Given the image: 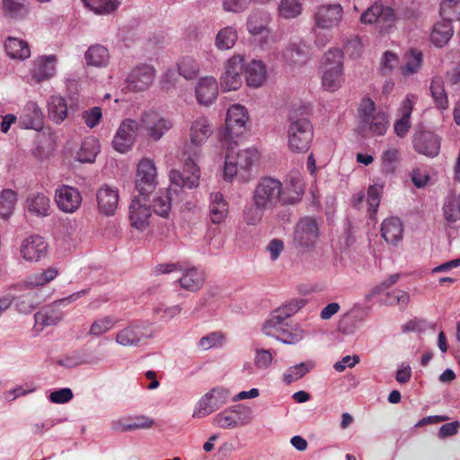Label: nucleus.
Here are the masks:
<instances>
[{
	"label": "nucleus",
	"mask_w": 460,
	"mask_h": 460,
	"mask_svg": "<svg viewBox=\"0 0 460 460\" xmlns=\"http://www.w3.org/2000/svg\"><path fill=\"white\" fill-rule=\"evenodd\" d=\"M259 159V152L256 148L236 149L228 146L226 149L224 179L233 181L234 178L240 181L246 182L250 179V172Z\"/></svg>",
	"instance_id": "1"
},
{
	"label": "nucleus",
	"mask_w": 460,
	"mask_h": 460,
	"mask_svg": "<svg viewBox=\"0 0 460 460\" xmlns=\"http://www.w3.org/2000/svg\"><path fill=\"white\" fill-rule=\"evenodd\" d=\"M140 134L149 140L159 141L172 127V120L157 109L143 110L137 119Z\"/></svg>",
	"instance_id": "2"
},
{
	"label": "nucleus",
	"mask_w": 460,
	"mask_h": 460,
	"mask_svg": "<svg viewBox=\"0 0 460 460\" xmlns=\"http://www.w3.org/2000/svg\"><path fill=\"white\" fill-rule=\"evenodd\" d=\"M322 85L328 92H335L344 82L343 53L340 49H330L323 57Z\"/></svg>",
	"instance_id": "3"
},
{
	"label": "nucleus",
	"mask_w": 460,
	"mask_h": 460,
	"mask_svg": "<svg viewBox=\"0 0 460 460\" xmlns=\"http://www.w3.org/2000/svg\"><path fill=\"white\" fill-rule=\"evenodd\" d=\"M252 199H256L270 210L278 205H286L284 185L275 177H261L252 190Z\"/></svg>",
	"instance_id": "4"
},
{
	"label": "nucleus",
	"mask_w": 460,
	"mask_h": 460,
	"mask_svg": "<svg viewBox=\"0 0 460 460\" xmlns=\"http://www.w3.org/2000/svg\"><path fill=\"white\" fill-rule=\"evenodd\" d=\"M314 137V128L306 118L290 117L288 128V146L294 153L306 152Z\"/></svg>",
	"instance_id": "5"
},
{
	"label": "nucleus",
	"mask_w": 460,
	"mask_h": 460,
	"mask_svg": "<svg viewBox=\"0 0 460 460\" xmlns=\"http://www.w3.org/2000/svg\"><path fill=\"white\" fill-rule=\"evenodd\" d=\"M320 234V224L317 219L313 217H303L296 224L293 244L301 252H310L316 246Z\"/></svg>",
	"instance_id": "6"
},
{
	"label": "nucleus",
	"mask_w": 460,
	"mask_h": 460,
	"mask_svg": "<svg viewBox=\"0 0 460 460\" xmlns=\"http://www.w3.org/2000/svg\"><path fill=\"white\" fill-rule=\"evenodd\" d=\"M86 294L87 289H82L66 297L56 300L52 305L42 308L34 314V327L42 331L46 327L58 324L64 318V313L58 306L73 303Z\"/></svg>",
	"instance_id": "7"
},
{
	"label": "nucleus",
	"mask_w": 460,
	"mask_h": 460,
	"mask_svg": "<svg viewBox=\"0 0 460 460\" xmlns=\"http://www.w3.org/2000/svg\"><path fill=\"white\" fill-rule=\"evenodd\" d=\"M154 336L151 323L148 321H133L127 326L118 331L115 335V342L122 347L136 348L142 341Z\"/></svg>",
	"instance_id": "8"
},
{
	"label": "nucleus",
	"mask_w": 460,
	"mask_h": 460,
	"mask_svg": "<svg viewBox=\"0 0 460 460\" xmlns=\"http://www.w3.org/2000/svg\"><path fill=\"white\" fill-rule=\"evenodd\" d=\"M229 396L230 391L225 387L217 386L210 389L196 402L192 418L201 419L210 415L226 404Z\"/></svg>",
	"instance_id": "9"
},
{
	"label": "nucleus",
	"mask_w": 460,
	"mask_h": 460,
	"mask_svg": "<svg viewBox=\"0 0 460 460\" xmlns=\"http://www.w3.org/2000/svg\"><path fill=\"white\" fill-rule=\"evenodd\" d=\"M396 19L394 10L385 6L381 0L375 1L360 15L361 23H377L382 31H389L394 28Z\"/></svg>",
	"instance_id": "10"
},
{
	"label": "nucleus",
	"mask_w": 460,
	"mask_h": 460,
	"mask_svg": "<svg viewBox=\"0 0 460 460\" xmlns=\"http://www.w3.org/2000/svg\"><path fill=\"white\" fill-rule=\"evenodd\" d=\"M249 115L246 108L241 104H234L226 112L225 128L220 132L221 137L226 141H231L234 137L242 136L246 130Z\"/></svg>",
	"instance_id": "11"
},
{
	"label": "nucleus",
	"mask_w": 460,
	"mask_h": 460,
	"mask_svg": "<svg viewBox=\"0 0 460 460\" xmlns=\"http://www.w3.org/2000/svg\"><path fill=\"white\" fill-rule=\"evenodd\" d=\"M140 129L137 119L126 118L119 123L113 137L112 147L120 154H125L132 149L137 141Z\"/></svg>",
	"instance_id": "12"
},
{
	"label": "nucleus",
	"mask_w": 460,
	"mask_h": 460,
	"mask_svg": "<svg viewBox=\"0 0 460 460\" xmlns=\"http://www.w3.org/2000/svg\"><path fill=\"white\" fill-rule=\"evenodd\" d=\"M155 78V69L147 64H139L134 66L125 79L126 88L134 93L147 90Z\"/></svg>",
	"instance_id": "13"
},
{
	"label": "nucleus",
	"mask_w": 460,
	"mask_h": 460,
	"mask_svg": "<svg viewBox=\"0 0 460 460\" xmlns=\"http://www.w3.org/2000/svg\"><path fill=\"white\" fill-rule=\"evenodd\" d=\"M243 62L244 57L240 54H235L226 60L225 72L220 78L223 91H235L241 87Z\"/></svg>",
	"instance_id": "14"
},
{
	"label": "nucleus",
	"mask_w": 460,
	"mask_h": 460,
	"mask_svg": "<svg viewBox=\"0 0 460 460\" xmlns=\"http://www.w3.org/2000/svg\"><path fill=\"white\" fill-rule=\"evenodd\" d=\"M157 170L151 159H142L137 167L136 188L141 195L152 192L157 185Z\"/></svg>",
	"instance_id": "15"
},
{
	"label": "nucleus",
	"mask_w": 460,
	"mask_h": 460,
	"mask_svg": "<svg viewBox=\"0 0 460 460\" xmlns=\"http://www.w3.org/2000/svg\"><path fill=\"white\" fill-rule=\"evenodd\" d=\"M58 58L55 55H42L34 59L28 75V83L34 84L48 81L57 73Z\"/></svg>",
	"instance_id": "16"
},
{
	"label": "nucleus",
	"mask_w": 460,
	"mask_h": 460,
	"mask_svg": "<svg viewBox=\"0 0 460 460\" xmlns=\"http://www.w3.org/2000/svg\"><path fill=\"white\" fill-rule=\"evenodd\" d=\"M54 199L58 208L66 214L76 212L83 200L79 190L66 184H62L55 190Z\"/></svg>",
	"instance_id": "17"
},
{
	"label": "nucleus",
	"mask_w": 460,
	"mask_h": 460,
	"mask_svg": "<svg viewBox=\"0 0 460 460\" xmlns=\"http://www.w3.org/2000/svg\"><path fill=\"white\" fill-rule=\"evenodd\" d=\"M251 413L250 408H244L242 405H236L225 409L219 413L216 414L212 419V424L220 429H235L238 427L244 426L251 421V417L246 416L244 418L236 417L242 415L243 412Z\"/></svg>",
	"instance_id": "18"
},
{
	"label": "nucleus",
	"mask_w": 460,
	"mask_h": 460,
	"mask_svg": "<svg viewBox=\"0 0 460 460\" xmlns=\"http://www.w3.org/2000/svg\"><path fill=\"white\" fill-rule=\"evenodd\" d=\"M200 178L199 168L191 158L186 159L183 173L178 170H171L169 179L172 185L181 188L193 189L199 186Z\"/></svg>",
	"instance_id": "19"
},
{
	"label": "nucleus",
	"mask_w": 460,
	"mask_h": 460,
	"mask_svg": "<svg viewBox=\"0 0 460 460\" xmlns=\"http://www.w3.org/2000/svg\"><path fill=\"white\" fill-rule=\"evenodd\" d=\"M314 17L317 28L332 30L341 22L343 7L340 4H323L316 9Z\"/></svg>",
	"instance_id": "20"
},
{
	"label": "nucleus",
	"mask_w": 460,
	"mask_h": 460,
	"mask_svg": "<svg viewBox=\"0 0 460 460\" xmlns=\"http://www.w3.org/2000/svg\"><path fill=\"white\" fill-rule=\"evenodd\" d=\"M48 249L49 245L42 236L32 234L22 241L20 252L25 261L34 262L45 258Z\"/></svg>",
	"instance_id": "21"
},
{
	"label": "nucleus",
	"mask_w": 460,
	"mask_h": 460,
	"mask_svg": "<svg viewBox=\"0 0 460 460\" xmlns=\"http://www.w3.org/2000/svg\"><path fill=\"white\" fill-rule=\"evenodd\" d=\"M441 212L447 229L460 228V191L449 192L444 198Z\"/></svg>",
	"instance_id": "22"
},
{
	"label": "nucleus",
	"mask_w": 460,
	"mask_h": 460,
	"mask_svg": "<svg viewBox=\"0 0 460 460\" xmlns=\"http://www.w3.org/2000/svg\"><path fill=\"white\" fill-rule=\"evenodd\" d=\"M24 211L31 217L38 218L49 217L51 211L50 199L43 192H31L25 199Z\"/></svg>",
	"instance_id": "23"
},
{
	"label": "nucleus",
	"mask_w": 460,
	"mask_h": 460,
	"mask_svg": "<svg viewBox=\"0 0 460 460\" xmlns=\"http://www.w3.org/2000/svg\"><path fill=\"white\" fill-rule=\"evenodd\" d=\"M413 147L419 154L435 157L440 150V138L429 131L417 132L412 140Z\"/></svg>",
	"instance_id": "24"
},
{
	"label": "nucleus",
	"mask_w": 460,
	"mask_h": 460,
	"mask_svg": "<svg viewBox=\"0 0 460 460\" xmlns=\"http://www.w3.org/2000/svg\"><path fill=\"white\" fill-rule=\"evenodd\" d=\"M270 14L264 10L252 12L247 19L246 27L249 33L252 36H263L264 41L261 42V46L267 42V39L270 37Z\"/></svg>",
	"instance_id": "25"
},
{
	"label": "nucleus",
	"mask_w": 460,
	"mask_h": 460,
	"mask_svg": "<svg viewBox=\"0 0 460 460\" xmlns=\"http://www.w3.org/2000/svg\"><path fill=\"white\" fill-rule=\"evenodd\" d=\"M180 273L181 277L177 281L180 287L185 290L190 292L198 291L205 283V273L194 266L183 265Z\"/></svg>",
	"instance_id": "26"
},
{
	"label": "nucleus",
	"mask_w": 460,
	"mask_h": 460,
	"mask_svg": "<svg viewBox=\"0 0 460 460\" xmlns=\"http://www.w3.org/2000/svg\"><path fill=\"white\" fill-rule=\"evenodd\" d=\"M99 211L106 216H112L119 204V190L109 185H102L96 193Z\"/></svg>",
	"instance_id": "27"
},
{
	"label": "nucleus",
	"mask_w": 460,
	"mask_h": 460,
	"mask_svg": "<svg viewBox=\"0 0 460 460\" xmlns=\"http://www.w3.org/2000/svg\"><path fill=\"white\" fill-rule=\"evenodd\" d=\"M43 120L44 116L40 108L33 102L25 104L19 117V123L22 128L37 131L43 128Z\"/></svg>",
	"instance_id": "28"
},
{
	"label": "nucleus",
	"mask_w": 460,
	"mask_h": 460,
	"mask_svg": "<svg viewBox=\"0 0 460 460\" xmlns=\"http://www.w3.org/2000/svg\"><path fill=\"white\" fill-rule=\"evenodd\" d=\"M218 94L217 80L212 76H205L199 80L196 85V98L200 105L212 104Z\"/></svg>",
	"instance_id": "29"
},
{
	"label": "nucleus",
	"mask_w": 460,
	"mask_h": 460,
	"mask_svg": "<svg viewBox=\"0 0 460 460\" xmlns=\"http://www.w3.org/2000/svg\"><path fill=\"white\" fill-rule=\"evenodd\" d=\"M213 132L209 119L205 116L196 118L190 128V141L192 146H201Z\"/></svg>",
	"instance_id": "30"
},
{
	"label": "nucleus",
	"mask_w": 460,
	"mask_h": 460,
	"mask_svg": "<svg viewBox=\"0 0 460 460\" xmlns=\"http://www.w3.org/2000/svg\"><path fill=\"white\" fill-rule=\"evenodd\" d=\"M150 217L151 211L145 203L137 198L132 199L129 206L128 217L134 228L144 231L149 225Z\"/></svg>",
	"instance_id": "31"
},
{
	"label": "nucleus",
	"mask_w": 460,
	"mask_h": 460,
	"mask_svg": "<svg viewBox=\"0 0 460 460\" xmlns=\"http://www.w3.org/2000/svg\"><path fill=\"white\" fill-rule=\"evenodd\" d=\"M229 212V204L224 195L219 191H213L209 195L208 216L210 221L218 225L225 221Z\"/></svg>",
	"instance_id": "32"
},
{
	"label": "nucleus",
	"mask_w": 460,
	"mask_h": 460,
	"mask_svg": "<svg viewBox=\"0 0 460 460\" xmlns=\"http://www.w3.org/2000/svg\"><path fill=\"white\" fill-rule=\"evenodd\" d=\"M305 190V182L299 172L291 173L284 187L285 204L298 203Z\"/></svg>",
	"instance_id": "33"
},
{
	"label": "nucleus",
	"mask_w": 460,
	"mask_h": 460,
	"mask_svg": "<svg viewBox=\"0 0 460 460\" xmlns=\"http://www.w3.org/2000/svg\"><path fill=\"white\" fill-rule=\"evenodd\" d=\"M247 84L251 87H261L267 79V69L261 60L253 59L245 67Z\"/></svg>",
	"instance_id": "34"
},
{
	"label": "nucleus",
	"mask_w": 460,
	"mask_h": 460,
	"mask_svg": "<svg viewBox=\"0 0 460 460\" xmlns=\"http://www.w3.org/2000/svg\"><path fill=\"white\" fill-rule=\"evenodd\" d=\"M2 12L8 19L23 20L29 14V2L28 0H2Z\"/></svg>",
	"instance_id": "35"
},
{
	"label": "nucleus",
	"mask_w": 460,
	"mask_h": 460,
	"mask_svg": "<svg viewBox=\"0 0 460 460\" xmlns=\"http://www.w3.org/2000/svg\"><path fill=\"white\" fill-rule=\"evenodd\" d=\"M403 228L401 220L398 217H392L386 218L382 223V237L389 243L396 244L402 239Z\"/></svg>",
	"instance_id": "36"
},
{
	"label": "nucleus",
	"mask_w": 460,
	"mask_h": 460,
	"mask_svg": "<svg viewBox=\"0 0 460 460\" xmlns=\"http://www.w3.org/2000/svg\"><path fill=\"white\" fill-rule=\"evenodd\" d=\"M47 108L49 118L56 124H61L68 115L67 103L61 96H50Z\"/></svg>",
	"instance_id": "37"
},
{
	"label": "nucleus",
	"mask_w": 460,
	"mask_h": 460,
	"mask_svg": "<svg viewBox=\"0 0 460 460\" xmlns=\"http://www.w3.org/2000/svg\"><path fill=\"white\" fill-rule=\"evenodd\" d=\"M6 54L13 59H26L31 56L28 43L19 38L8 37L4 42Z\"/></svg>",
	"instance_id": "38"
},
{
	"label": "nucleus",
	"mask_w": 460,
	"mask_h": 460,
	"mask_svg": "<svg viewBox=\"0 0 460 460\" xmlns=\"http://www.w3.org/2000/svg\"><path fill=\"white\" fill-rule=\"evenodd\" d=\"M453 33L451 22L443 19L441 22L435 23L430 33V40L436 47H443L449 41Z\"/></svg>",
	"instance_id": "39"
},
{
	"label": "nucleus",
	"mask_w": 460,
	"mask_h": 460,
	"mask_svg": "<svg viewBox=\"0 0 460 460\" xmlns=\"http://www.w3.org/2000/svg\"><path fill=\"white\" fill-rule=\"evenodd\" d=\"M305 335V330L299 323H286L278 341L288 345H295L301 341Z\"/></svg>",
	"instance_id": "40"
},
{
	"label": "nucleus",
	"mask_w": 460,
	"mask_h": 460,
	"mask_svg": "<svg viewBox=\"0 0 460 460\" xmlns=\"http://www.w3.org/2000/svg\"><path fill=\"white\" fill-rule=\"evenodd\" d=\"M315 363L313 360L301 362L299 364L289 367L283 374L282 380L287 385H290L313 370Z\"/></svg>",
	"instance_id": "41"
},
{
	"label": "nucleus",
	"mask_w": 460,
	"mask_h": 460,
	"mask_svg": "<svg viewBox=\"0 0 460 460\" xmlns=\"http://www.w3.org/2000/svg\"><path fill=\"white\" fill-rule=\"evenodd\" d=\"M84 58L88 66H105L109 63V51L102 45L91 46L85 52Z\"/></svg>",
	"instance_id": "42"
},
{
	"label": "nucleus",
	"mask_w": 460,
	"mask_h": 460,
	"mask_svg": "<svg viewBox=\"0 0 460 460\" xmlns=\"http://www.w3.org/2000/svg\"><path fill=\"white\" fill-rule=\"evenodd\" d=\"M429 89L436 107L441 111L447 110L448 99L445 91L444 81L442 77H434L431 80Z\"/></svg>",
	"instance_id": "43"
},
{
	"label": "nucleus",
	"mask_w": 460,
	"mask_h": 460,
	"mask_svg": "<svg viewBox=\"0 0 460 460\" xmlns=\"http://www.w3.org/2000/svg\"><path fill=\"white\" fill-rule=\"evenodd\" d=\"M238 39L237 31L233 26H226L218 31L215 38V46L219 50L232 49Z\"/></svg>",
	"instance_id": "44"
},
{
	"label": "nucleus",
	"mask_w": 460,
	"mask_h": 460,
	"mask_svg": "<svg viewBox=\"0 0 460 460\" xmlns=\"http://www.w3.org/2000/svg\"><path fill=\"white\" fill-rule=\"evenodd\" d=\"M388 126L387 116L385 112L377 113L369 118L367 121L361 123L362 131L368 130L373 135L383 136L386 132Z\"/></svg>",
	"instance_id": "45"
},
{
	"label": "nucleus",
	"mask_w": 460,
	"mask_h": 460,
	"mask_svg": "<svg viewBox=\"0 0 460 460\" xmlns=\"http://www.w3.org/2000/svg\"><path fill=\"white\" fill-rule=\"evenodd\" d=\"M152 207L156 215L167 217L172 208L170 190H159L153 199Z\"/></svg>",
	"instance_id": "46"
},
{
	"label": "nucleus",
	"mask_w": 460,
	"mask_h": 460,
	"mask_svg": "<svg viewBox=\"0 0 460 460\" xmlns=\"http://www.w3.org/2000/svg\"><path fill=\"white\" fill-rule=\"evenodd\" d=\"M116 324L117 319L111 315L98 317L91 324L88 335L92 338H99L111 331Z\"/></svg>",
	"instance_id": "47"
},
{
	"label": "nucleus",
	"mask_w": 460,
	"mask_h": 460,
	"mask_svg": "<svg viewBox=\"0 0 460 460\" xmlns=\"http://www.w3.org/2000/svg\"><path fill=\"white\" fill-rule=\"evenodd\" d=\"M269 210L256 199H252V203L243 209V220L249 226H256L261 222L264 213Z\"/></svg>",
	"instance_id": "48"
},
{
	"label": "nucleus",
	"mask_w": 460,
	"mask_h": 460,
	"mask_svg": "<svg viewBox=\"0 0 460 460\" xmlns=\"http://www.w3.org/2000/svg\"><path fill=\"white\" fill-rule=\"evenodd\" d=\"M100 152L99 141L94 137L85 139L76 155V159L81 163H93Z\"/></svg>",
	"instance_id": "49"
},
{
	"label": "nucleus",
	"mask_w": 460,
	"mask_h": 460,
	"mask_svg": "<svg viewBox=\"0 0 460 460\" xmlns=\"http://www.w3.org/2000/svg\"><path fill=\"white\" fill-rule=\"evenodd\" d=\"M285 323V320L275 311H272L270 316L263 323L261 331L265 335L272 337L278 341Z\"/></svg>",
	"instance_id": "50"
},
{
	"label": "nucleus",
	"mask_w": 460,
	"mask_h": 460,
	"mask_svg": "<svg viewBox=\"0 0 460 460\" xmlns=\"http://www.w3.org/2000/svg\"><path fill=\"white\" fill-rule=\"evenodd\" d=\"M405 65L401 68V72L403 76H410L420 69L423 55L421 51L411 49L405 54Z\"/></svg>",
	"instance_id": "51"
},
{
	"label": "nucleus",
	"mask_w": 460,
	"mask_h": 460,
	"mask_svg": "<svg viewBox=\"0 0 460 460\" xmlns=\"http://www.w3.org/2000/svg\"><path fill=\"white\" fill-rule=\"evenodd\" d=\"M58 274V271L56 268L49 267L42 272H37L29 276L24 281V287L31 288L42 287L52 281Z\"/></svg>",
	"instance_id": "52"
},
{
	"label": "nucleus",
	"mask_w": 460,
	"mask_h": 460,
	"mask_svg": "<svg viewBox=\"0 0 460 460\" xmlns=\"http://www.w3.org/2000/svg\"><path fill=\"white\" fill-rule=\"evenodd\" d=\"M17 202V192L12 189H4L0 191V217H10Z\"/></svg>",
	"instance_id": "53"
},
{
	"label": "nucleus",
	"mask_w": 460,
	"mask_h": 460,
	"mask_svg": "<svg viewBox=\"0 0 460 460\" xmlns=\"http://www.w3.org/2000/svg\"><path fill=\"white\" fill-rule=\"evenodd\" d=\"M286 57L294 64H304L309 57V46L304 41L292 43L286 52Z\"/></svg>",
	"instance_id": "54"
},
{
	"label": "nucleus",
	"mask_w": 460,
	"mask_h": 460,
	"mask_svg": "<svg viewBox=\"0 0 460 460\" xmlns=\"http://www.w3.org/2000/svg\"><path fill=\"white\" fill-rule=\"evenodd\" d=\"M86 7L99 14L110 13L120 4V0H82Z\"/></svg>",
	"instance_id": "55"
},
{
	"label": "nucleus",
	"mask_w": 460,
	"mask_h": 460,
	"mask_svg": "<svg viewBox=\"0 0 460 460\" xmlns=\"http://www.w3.org/2000/svg\"><path fill=\"white\" fill-rule=\"evenodd\" d=\"M301 0H281L279 4V13L284 19H294L302 13Z\"/></svg>",
	"instance_id": "56"
},
{
	"label": "nucleus",
	"mask_w": 460,
	"mask_h": 460,
	"mask_svg": "<svg viewBox=\"0 0 460 460\" xmlns=\"http://www.w3.org/2000/svg\"><path fill=\"white\" fill-rule=\"evenodd\" d=\"M383 189L384 187L382 184H373L370 185L367 190V203L368 206L367 210L371 218H373L377 212L383 194Z\"/></svg>",
	"instance_id": "57"
},
{
	"label": "nucleus",
	"mask_w": 460,
	"mask_h": 460,
	"mask_svg": "<svg viewBox=\"0 0 460 460\" xmlns=\"http://www.w3.org/2000/svg\"><path fill=\"white\" fill-rule=\"evenodd\" d=\"M178 73L187 80L193 79L199 73L198 62L190 57L182 58L177 64Z\"/></svg>",
	"instance_id": "58"
},
{
	"label": "nucleus",
	"mask_w": 460,
	"mask_h": 460,
	"mask_svg": "<svg viewBox=\"0 0 460 460\" xmlns=\"http://www.w3.org/2000/svg\"><path fill=\"white\" fill-rule=\"evenodd\" d=\"M440 14L443 19L449 22L452 20L460 21V0H442Z\"/></svg>",
	"instance_id": "59"
},
{
	"label": "nucleus",
	"mask_w": 460,
	"mask_h": 460,
	"mask_svg": "<svg viewBox=\"0 0 460 460\" xmlns=\"http://www.w3.org/2000/svg\"><path fill=\"white\" fill-rule=\"evenodd\" d=\"M306 305V300L303 298H293L274 311L279 314L284 320L296 314L301 308Z\"/></svg>",
	"instance_id": "60"
},
{
	"label": "nucleus",
	"mask_w": 460,
	"mask_h": 460,
	"mask_svg": "<svg viewBox=\"0 0 460 460\" xmlns=\"http://www.w3.org/2000/svg\"><path fill=\"white\" fill-rule=\"evenodd\" d=\"M224 343V334L220 332H213L199 339L197 345L199 349L208 350L212 348L221 347Z\"/></svg>",
	"instance_id": "61"
},
{
	"label": "nucleus",
	"mask_w": 460,
	"mask_h": 460,
	"mask_svg": "<svg viewBox=\"0 0 460 460\" xmlns=\"http://www.w3.org/2000/svg\"><path fill=\"white\" fill-rule=\"evenodd\" d=\"M399 65V58L392 51H385L381 58L379 69L383 75H389Z\"/></svg>",
	"instance_id": "62"
},
{
	"label": "nucleus",
	"mask_w": 460,
	"mask_h": 460,
	"mask_svg": "<svg viewBox=\"0 0 460 460\" xmlns=\"http://www.w3.org/2000/svg\"><path fill=\"white\" fill-rule=\"evenodd\" d=\"M128 429H130V431L137 429H151L155 424V420L145 415L128 417Z\"/></svg>",
	"instance_id": "63"
},
{
	"label": "nucleus",
	"mask_w": 460,
	"mask_h": 460,
	"mask_svg": "<svg viewBox=\"0 0 460 460\" xmlns=\"http://www.w3.org/2000/svg\"><path fill=\"white\" fill-rule=\"evenodd\" d=\"M363 49L364 44L358 36L352 37L344 45L345 52L353 58L360 57Z\"/></svg>",
	"instance_id": "64"
}]
</instances>
